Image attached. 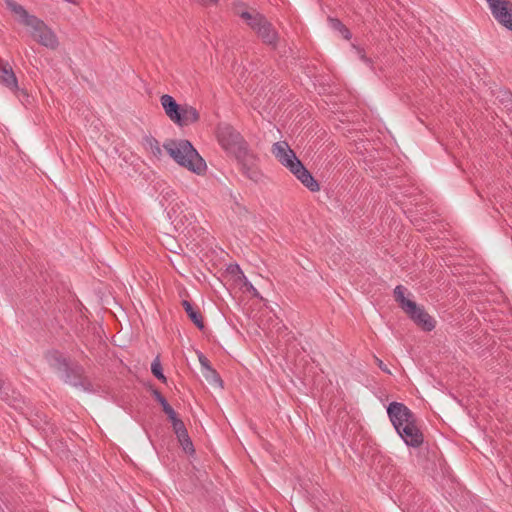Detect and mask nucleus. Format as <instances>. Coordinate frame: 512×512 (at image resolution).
<instances>
[{"label":"nucleus","instance_id":"obj_2","mask_svg":"<svg viewBox=\"0 0 512 512\" xmlns=\"http://www.w3.org/2000/svg\"><path fill=\"white\" fill-rule=\"evenodd\" d=\"M160 103L168 118L179 127L189 126L200 120V113L195 107L187 103L178 104L171 95H162Z\"/></svg>","mask_w":512,"mask_h":512},{"label":"nucleus","instance_id":"obj_21","mask_svg":"<svg viewBox=\"0 0 512 512\" xmlns=\"http://www.w3.org/2000/svg\"><path fill=\"white\" fill-rule=\"evenodd\" d=\"M203 376L210 385L219 388L223 387V381L215 369L209 368L208 371H203Z\"/></svg>","mask_w":512,"mask_h":512},{"label":"nucleus","instance_id":"obj_40","mask_svg":"<svg viewBox=\"0 0 512 512\" xmlns=\"http://www.w3.org/2000/svg\"><path fill=\"white\" fill-rule=\"evenodd\" d=\"M507 96H508V97L511 99V101H512V93H510V92H509V93H507Z\"/></svg>","mask_w":512,"mask_h":512},{"label":"nucleus","instance_id":"obj_14","mask_svg":"<svg viewBox=\"0 0 512 512\" xmlns=\"http://www.w3.org/2000/svg\"><path fill=\"white\" fill-rule=\"evenodd\" d=\"M256 32L265 44L272 45L273 47L276 46L277 32L267 19L259 26Z\"/></svg>","mask_w":512,"mask_h":512},{"label":"nucleus","instance_id":"obj_4","mask_svg":"<svg viewBox=\"0 0 512 512\" xmlns=\"http://www.w3.org/2000/svg\"><path fill=\"white\" fill-rule=\"evenodd\" d=\"M240 171L251 181L258 183L262 180L263 173L258 167V157L249 148L235 156Z\"/></svg>","mask_w":512,"mask_h":512},{"label":"nucleus","instance_id":"obj_23","mask_svg":"<svg viewBox=\"0 0 512 512\" xmlns=\"http://www.w3.org/2000/svg\"><path fill=\"white\" fill-rule=\"evenodd\" d=\"M177 439H178L180 445L182 446L183 450L187 454L192 455L195 453L194 445H193L192 440L188 434V431L183 433L182 435L177 436Z\"/></svg>","mask_w":512,"mask_h":512},{"label":"nucleus","instance_id":"obj_6","mask_svg":"<svg viewBox=\"0 0 512 512\" xmlns=\"http://www.w3.org/2000/svg\"><path fill=\"white\" fill-rule=\"evenodd\" d=\"M387 413L396 430H399V427H402L408 422L411 424V421L416 419L413 412L400 402H391L387 407Z\"/></svg>","mask_w":512,"mask_h":512},{"label":"nucleus","instance_id":"obj_31","mask_svg":"<svg viewBox=\"0 0 512 512\" xmlns=\"http://www.w3.org/2000/svg\"><path fill=\"white\" fill-rule=\"evenodd\" d=\"M151 392H152V395H153L154 399H155V400H156V401H157L161 406L163 405V403L168 402V401H167V399H166V398L161 394V392H160L158 389L153 388V389L151 390Z\"/></svg>","mask_w":512,"mask_h":512},{"label":"nucleus","instance_id":"obj_19","mask_svg":"<svg viewBox=\"0 0 512 512\" xmlns=\"http://www.w3.org/2000/svg\"><path fill=\"white\" fill-rule=\"evenodd\" d=\"M327 20H328L330 27L333 30L338 31L343 36L344 39H346V40L351 39L352 34H351L350 30L338 18L329 16Z\"/></svg>","mask_w":512,"mask_h":512},{"label":"nucleus","instance_id":"obj_16","mask_svg":"<svg viewBox=\"0 0 512 512\" xmlns=\"http://www.w3.org/2000/svg\"><path fill=\"white\" fill-rule=\"evenodd\" d=\"M4 3L7 9H9L17 17V20L24 26L33 16L28 13L24 6L14 0H5Z\"/></svg>","mask_w":512,"mask_h":512},{"label":"nucleus","instance_id":"obj_32","mask_svg":"<svg viewBox=\"0 0 512 512\" xmlns=\"http://www.w3.org/2000/svg\"><path fill=\"white\" fill-rule=\"evenodd\" d=\"M32 19L40 20L38 17H36V16L34 15V16H32V18H30V20L26 23V25H25V26L30 27V28L32 29L31 34H32V33H38V34H40V33L42 32V29H38V26H39V25H36V24L32 21Z\"/></svg>","mask_w":512,"mask_h":512},{"label":"nucleus","instance_id":"obj_20","mask_svg":"<svg viewBox=\"0 0 512 512\" xmlns=\"http://www.w3.org/2000/svg\"><path fill=\"white\" fill-rule=\"evenodd\" d=\"M38 43L52 50L56 49L59 45L57 36L52 30H45L44 36H41Z\"/></svg>","mask_w":512,"mask_h":512},{"label":"nucleus","instance_id":"obj_12","mask_svg":"<svg viewBox=\"0 0 512 512\" xmlns=\"http://www.w3.org/2000/svg\"><path fill=\"white\" fill-rule=\"evenodd\" d=\"M0 84L10 90L18 89L17 77L9 63L0 60Z\"/></svg>","mask_w":512,"mask_h":512},{"label":"nucleus","instance_id":"obj_13","mask_svg":"<svg viewBox=\"0 0 512 512\" xmlns=\"http://www.w3.org/2000/svg\"><path fill=\"white\" fill-rule=\"evenodd\" d=\"M236 15H238L241 19H243L246 24L251 28L253 29L254 31H256L259 26L264 23L266 17L257 12L256 10H252V12L250 11H239L238 9L236 10Z\"/></svg>","mask_w":512,"mask_h":512},{"label":"nucleus","instance_id":"obj_24","mask_svg":"<svg viewBox=\"0 0 512 512\" xmlns=\"http://www.w3.org/2000/svg\"><path fill=\"white\" fill-rule=\"evenodd\" d=\"M151 372L152 374L162 383L167 382V378L163 373L162 365L160 363L159 357H156L151 364Z\"/></svg>","mask_w":512,"mask_h":512},{"label":"nucleus","instance_id":"obj_18","mask_svg":"<svg viewBox=\"0 0 512 512\" xmlns=\"http://www.w3.org/2000/svg\"><path fill=\"white\" fill-rule=\"evenodd\" d=\"M405 290L406 289L402 285H398L394 289L395 301L404 312L408 309H415V302L405 297Z\"/></svg>","mask_w":512,"mask_h":512},{"label":"nucleus","instance_id":"obj_10","mask_svg":"<svg viewBox=\"0 0 512 512\" xmlns=\"http://www.w3.org/2000/svg\"><path fill=\"white\" fill-rule=\"evenodd\" d=\"M405 313L410 317L413 322L419 326L423 331L430 332L436 326V321L430 316L423 307L415 303V309H408Z\"/></svg>","mask_w":512,"mask_h":512},{"label":"nucleus","instance_id":"obj_8","mask_svg":"<svg viewBox=\"0 0 512 512\" xmlns=\"http://www.w3.org/2000/svg\"><path fill=\"white\" fill-rule=\"evenodd\" d=\"M396 431L408 446L417 448L423 443V433L417 427L416 419L411 421V424L408 422L399 427V430Z\"/></svg>","mask_w":512,"mask_h":512},{"label":"nucleus","instance_id":"obj_7","mask_svg":"<svg viewBox=\"0 0 512 512\" xmlns=\"http://www.w3.org/2000/svg\"><path fill=\"white\" fill-rule=\"evenodd\" d=\"M494 18L512 31V2L509 0H486Z\"/></svg>","mask_w":512,"mask_h":512},{"label":"nucleus","instance_id":"obj_3","mask_svg":"<svg viewBox=\"0 0 512 512\" xmlns=\"http://www.w3.org/2000/svg\"><path fill=\"white\" fill-rule=\"evenodd\" d=\"M216 136L221 147L234 157L249 148L243 136L228 123L218 124Z\"/></svg>","mask_w":512,"mask_h":512},{"label":"nucleus","instance_id":"obj_26","mask_svg":"<svg viewBox=\"0 0 512 512\" xmlns=\"http://www.w3.org/2000/svg\"><path fill=\"white\" fill-rule=\"evenodd\" d=\"M145 140L153 155L157 158H160L162 156V149L158 140L152 136L147 137Z\"/></svg>","mask_w":512,"mask_h":512},{"label":"nucleus","instance_id":"obj_9","mask_svg":"<svg viewBox=\"0 0 512 512\" xmlns=\"http://www.w3.org/2000/svg\"><path fill=\"white\" fill-rule=\"evenodd\" d=\"M65 373V382L75 386L80 387L85 391H93V386L89 379L83 375L84 370L82 366L75 365L71 367L68 366V369L64 371Z\"/></svg>","mask_w":512,"mask_h":512},{"label":"nucleus","instance_id":"obj_28","mask_svg":"<svg viewBox=\"0 0 512 512\" xmlns=\"http://www.w3.org/2000/svg\"><path fill=\"white\" fill-rule=\"evenodd\" d=\"M32 21L36 24V25H39L38 26V29H42V32L40 34L38 33H32V37L38 42L39 39H41V36H44L45 34V30H51L45 23L43 20H35V19H32Z\"/></svg>","mask_w":512,"mask_h":512},{"label":"nucleus","instance_id":"obj_34","mask_svg":"<svg viewBox=\"0 0 512 512\" xmlns=\"http://www.w3.org/2000/svg\"><path fill=\"white\" fill-rule=\"evenodd\" d=\"M376 363L378 367L385 373L391 374V371L388 369L387 365L379 358L375 357Z\"/></svg>","mask_w":512,"mask_h":512},{"label":"nucleus","instance_id":"obj_5","mask_svg":"<svg viewBox=\"0 0 512 512\" xmlns=\"http://www.w3.org/2000/svg\"><path fill=\"white\" fill-rule=\"evenodd\" d=\"M168 217L176 231L183 232L195 221V215L188 211L182 201H175L168 210Z\"/></svg>","mask_w":512,"mask_h":512},{"label":"nucleus","instance_id":"obj_27","mask_svg":"<svg viewBox=\"0 0 512 512\" xmlns=\"http://www.w3.org/2000/svg\"><path fill=\"white\" fill-rule=\"evenodd\" d=\"M171 424L176 436L182 435L183 433L187 432L185 424L180 418L176 419L175 421H172Z\"/></svg>","mask_w":512,"mask_h":512},{"label":"nucleus","instance_id":"obj_17","mask_svg":"<svg viewBox=\"0 0 512 512\" xmlns=\"http://www.w3.org/2000/svg\"><path fill=\"white\" fill-rule=\"evenodd\" d=\"M46 358L50 365L56 370L64 372L66 369H68V360L64 358L62 354L57 350L49 351L46 354Z\"/></svg>","mask_w":512,"mask_h":512},{"label":"nucleus","instance_id":"obj_37","mask_svg":"<svg viewBox=\"0 0 512 512\" xmlns=\"http://www.w3.org/2000/svg\"><path fill=\"white\" fill-rule=\"evenodd\" d=\"M7 395V393L4 391V382L3 380L0 378V397H3Z\"/></svg>","mask_w":512,"mask_h":512},{"label":"nucleus","instance_id":"obj_25","mask_svg":"<svg viewBox=\"0 0 512 512\" xmlns=\"http://www.w3.org/2000/svg\"><path fill=\"white\" fill-rule=\"evenodd\" d=\"M283 166L293 171L297 161H300L293 150L288 151L287 156H284L278 160Z\"/></svg>","mask_w":512,"mask_h":512},{"label":"nucleus","instance_id":"obj_22","mask_svg":"<svg viewBox=\"0 0 512 512\" xmlns=\"http://www.w3.org/2000/svg\"><path fill=\"white\" fill-rule=\"evenodd\" d=\"M292 150L288 143L285 141H279L273 144L272 146V154L275 156L277 160L280 158L287 156L288 151Z\"/></svg>","mask_w":512,"mask_h":512},{"label":"nucleus","instance_id":"obj_30","mask_svg":"<svg viewBox=\"0 0 512 512\" xmlns=\"http://www.w3.org/2000/svg\"><path fill=\"white\" fill-rule=\"evenodd\" d=\"M243 286L248 292L252 293L254 297L261 298L257 289L252 285L251 282L247 280V278L243 279Z\"/></svg>","mask_w":512,"mask_h":512},{"label":"nucleus","instance_id":"obj_39","mask_svg":"<svg viewBox=\"0 0 512 512\" xmlns=\"http://www.w3.org/2000/svg\"><path fill=\"white\" fill-rule=\"evenodd\" d=\"M209 3H212V4H217L219 0H208Z\"/></svg>","mask_w":512,"mask_h":512},{"label":"nucleus","instance_id":"obj_38","mask_svg":"<svg viewBox=\"0 0 512 512\" xmlns=\"http://www.w3.org/2000/svg\"><path fill=\"white\" fill-rule=\"evenodd\" d=\"M245 6H246V5H245V3H242V2H241V3H238V4H236V5H235L234 10L236 11V10L238 9L239 11H246V10L244 9V8H245Z\"/></svg>","mask_w":512,"mask_h":512},{"label":"nucleus","instance_id":"obj_36","mask_svg":"<svg viewBox=\"0 0 512 512\" xmlns=\"http://www.w3.org/2000/svg\"><path fill=\"white\" fill-rule=\"evenodd\" d=\"M161 407L165 414L172 409V406L168 402L163 403Z\"/></svg>","mask_w":512,"mask_h":512},{"label":"nucleus","instance_id":"obj_1","mask_svg":"<svg viewBox=\"0 0 512 512\" xmlns=\"http://www.w3.org/2000/svg\"><path fill=\"white\" fill-rule=\"evenodd\" d=\"M163 148L179 166L197 175L205 174L206 162L189 140L169 139L164 142Z\"/></svg>","mask_w":512,"mask_h":512},{"label":"nucleus","instance_id":"obj_35","mask_svg":"<svg viewBox=\"0 0 512 512\" xmlns=\"http://www.w3.org/2000/svg\"><path fill=\"white\" fill-rule=\"evenodd\" d=\"M166 415H167L168 419L170 420V422L175 421L176 419L179 418L173 408L170 411H168L166 413Z\"/></svg>","mask_w":512,"mask_h":512},{"label":"nucleus","instance_id":"obj_15","mask_svg":"<svg viewBox=\"0 0 512 512\" xmlns=\"http://www.w3.org/2000/svg\"><path fill=\"white\" fill-rule=\"evenodd\" d=\"M188 318L194 323L199 330L205 329V323L201 311L194 307L188 300H182L181 302Z\"/></svg>","mask_w":512,"mask_h":512},{"label":"nucleus","instance_id":"obj_33","mask_svg":"<svg viewBox=\"0 0 512 512\" xmlns=\"http://www.w3.org/2000/svg\"><path fill=\"white\" fill-rule=\"evenodd\" d=\"M199 362L204 371H208L209 368H212L210 365V361L205 357L202 353L199 354Z\"/></svg>","mask_w":512,"mask_h":512},{"label":"nucleus","instance_id":"obj_29","mask_svg":"<svg viewBox=\"0 0 512 512\" xmlns=\"http://www.w3.org/2000/svg\"><path fill=\"white\" fill-rule=\"evenodd\" d=\"M227 271L230 273V274H233V275H237L239 274V279H245V275L244 273L242 272V270L240 269L239 265L237 264H231L228 266L227 268Z\"/></svg>","mask_w":512,"mask_h":512},{"label":"nucleus","instance_id":"obj_11","mask_svg":"<svg viewBox=\"0 0 512 512\" xmlns=\"http://www.w3.org/2000/svg\"><path fill=\"white\" fill-rule=\"evenodd\" d=\"M295 167L293 173L301 183L306 186L310 191L317 192L320 189L319 183L315 180L312 174L306 169L301 161L294 163Z\"/></svg>","mask_w":512,"mask_h":512}]
</instances>
